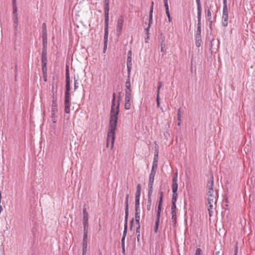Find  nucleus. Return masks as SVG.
Here are the masks:
<instances>
[{
	"label": "nucleus",
	"mask_w": 255,
	"mask_h": 255,
	"mask_svg": "<svg viewBox=\"0 0 255 255\" xmlns=\"http://www.w3.org/2000/svg\"><path fill=\"white\" fill-rule=\"evenodd\" d=\"M47 64L42 63V70L43 72V74H45L47 73Z\"/></svg>",
	"instance_id": "nucleus-29"
},
{
	"label": "nucleus",
	"mask_w": 255,
	"mask_h": 255,
	"mask_svg": "<svg viewBox=\"0 0 255 255\" xmlns=\"http://www.w3.org/2000/svg\"><path fill=\"white\" fill-rule=\"evenodd\" d=\"M126 89H131V84L130 82V76L128 75V79L125 83Z\"/></svg>",
	"instance_id": "nucleus-18"
},
{
	"label": "nucleus",
	"mask_w": 255,
	"mask_h": 255,
	"mask_svg": "<svg viewBox=\"0 0 255 255\" xmlns=\"http://www.w3.org/2000/svg\"><path fill=\"white\" fill-rule=\"evenodd\" d=\"M156 220L155 222V227H154V232L155 233L157 232V230L158 229V226L159 224V220H160V216H156Z\"/></svg>",
	"instance_id": "nucleus-22"
},
{
	"label": "nucleus",
	"mask_w": 255,
	"mask_h": 255,
	"mask_svg": "<svg viewBox=\"0 0 255 255\" xmlns=\"http://www.w3.org/2000/svg\"><path fill=\"white\" fill-rule=\"evenodd\" d=\"M141 191V186L140 184H138L136 187V192L135 194V198H140Z\"/></svg>",
	"instance_id": "nucleus-17"
},
{
	"label": "nucleus",
	"mask_w": 255,
	"mask_h": 255,
	"mask_svg": "<svg viewBox=\"0 0 255 255\" xmlns=\"http://www.w3.org/2000/svg\"><path fill=\"white\" fill-rule=\"evenodd\" d=\"M237 253H238V246H237V245H236L234 255H237Z\"/></svg>",
	"instance_id": "nucleus-58"
},
{
	"label": "nucleus",
	"mask_w": 255,
	"mask_h": 255,
	"mask_svg": "<svg viewBox=\"0 0 255 255\" xmlns=\"http://www.w3.org/2000/svg\"><path fill=\"white\" fill-rule=\"evenodd\" d=\"M124 22V17L123 15H121L119 17L117 21V32L118 36H119L122 32Z\"/></svg>",
	"instance_id": "nucleus-5"
},
{
	"label": "nucleus",
	"mask_w": 255,
	"mask_h": 255,
	"mask_svg": "<svg viewBox=\"0 0 255 255\" xmlns=\"http://www.w3.org/2000/svg\"><path fill=\"white\" fill-rule=\"evenodd\" d=\"M127 65H129V66H131L132 65L131 57L130 56H129V55L128 57L127 62Z\"/></svg>",
	"instance_id": "nucleus-36"
},
{
	"label": "nucleus",
	"mask_w": 255,
	"mask_h": 255,
	"mask_svg": "<svg viewBox=\"0 0 255 255\" xmlns=\"http://www.w3.org/2000/svg\"><path fill=\"white\" fill-rule=\"evenodd\" d=\"M83 250H87V241L83 240Z\"/></svg>",
	"instance_id": "nucleus-34"
},
{
	"label": "nucleus",
	"mask_w": 255,
	"mask_h": 255,
	"mask_svg": "<svg viewBox=\"0 0 255 255\" xmlns=\"http://www.w3.org/2000/svg\"><path fill=\"white\" fill-rule=\"evenodd\" d=\"M41 63L47 64V56H42Z\"/></svg>",
	"instance_id": "nucleus-42"
},
{
	"label": "nucleus",
	"mask_w": 255,
	"mask_h": 255,
	"mask_svg": "<svg viewBox=\"0 0 255 255\" xmlns=\"http://www.w3.org/2000/svg\"><path fill=\"white\" fill-rule=\"evenodd\" d=\"M216 200V195L208 196L207 202L208 204H215Z\"/></svg>",
	"instance_id": "nucleus-11"
},
{
	"label": "nucleus",
	"mask_w": 255,
	"mask_h": 255,
	"mask_svg": "<svg viewBox=\"0 0 255 255\" xmlns=\"http://www.w3.org/2000/svg\"><path fill=\"white\" fill-rule=\"evenodd\" d=\"M152 10L151 9V10L149 11V22L148 25L149 26H151V24L152 23Z\"/></svg>",
	"instance_id": "nucleus-28"
},
{
	"label": "nucleus",
	"mask_w": 255,
	"mask_h": 255,
	"mask_svg": "<svg viewBox=\"0 0 255 255\" xmlns=\"http://www.w3.org/2000/svg\"><path fill=\"white\" fill-rule=\"evenodd\" d=\"M207 16L209 18V19H211V12L210 9H208L207 12Z\"/></svg>",
	"instance_id": "nucleus-51"
},
{
	"label": "nucleus",
	"mask_w": 255,
	"mask_h": 255,
	"mask_svg": "<svg viewBox=\"0 0 255 255\" xmlns=\"http://www.w3.org/2000/svg\"><path fill=\"white\" fill-rule=\"evenodd\" d=\"M13 22L14 24V28L16 29L18 26V16H13Z\"/></svg>",
	"instance_id": "nucleus-27"
},
{
	"label": "nucleus",
	"mask_w": 255,
	"mask_h": 255,
	"mask_svg": "<svg viewBox=\"0 0 255 255\" xmlns=\"http://www.w3.org/2000/svg\"><path fill=\"white\" fill-rule=\"evenodd\" d=\"M202 251L200 248L196 249L195 255H201Z\"/></svg>",
	"instance_id": "nucleus-44"
},
{
	"label": "nucleus",
	"mask_w": 255,
	"mask_h": 255,
	"mask_svg": "<svg viewBox=\"0 0 255 255\" xmlns=\"http://www.w3.org/2000/svg\"><path fill=\"white\" fill-rule=\"evenodd\" d=\"M151 205V199H148V202L147 204V210H150Z\"/></svg>",
	"instance_id": "nucleus-35"
},
{
	"label": "nucleus",
	"mask_w": 255,
	"mask_h": 255,
	"mask_svg": "<svg viewBox=\"0 0 255 255\" xmlns=\"http://www.w3.org/2000/svg\"><path fill=\"white\" fill-rule=\"evenodd\" d=\"M43 76L44 81H47V73L45 74H43Z\"/></svg>",
	"instance_id": "nucleus-61"
},
{
	"label": "nucleus",
	"mask_w": 255,
	"mask_h": 255,
	"mask_svg": "<svg viewBox=\"0 0 255 255\" xmlns=\"http://www.w3.org/2000/svg\"><path fill=\"white\" fill-rule=\"evenodd\" d=\"M57 112V98L53 97L52 104L51 106V113L52 119L54 117L56 113Z\"/></svg>",
	"instance_id": "nucleus-7"
},
{
	"label": "nucleus",
	"mask_w": 255,
	"mask_h": 255,
	"mask_svg": "<svg viewBox=\"0 0 255 255\" xmlns=\"http://www.w3.org/2000/svg\"><path fill=\"white\" fill-rule=\"evenodd\" d=\"M151 26H149V25H148V27L147 28H145V33L146 34V37L145 38L146 39H148L149 38V36L148 35L149 34V28Z\"/></svg>",
	"instance_id": "nucleus-32"
},
{
	"label": "nucleus",
	"mask_w": 255,
	"mask_h": 255,
	"mask_svg": "<svg viewBox=\"0 0 255 255\" xmlns=\"http://www.w3.org/2000/svg\"><path fill=\"white\" fill-rule=\"evenodd\" d=\"M131 89H125V98H131Z\"/></svg>",
	"instance_id": "nucleus-25"
},
{
	"label": "nucleus",
	"mask_w": 255,
	"mask_h": 255,
	"mask_svg": "<svg viewBox=\"0 0 255 255\" xmlns=\"http://www.w3.org/2000/svg\"><path fill=\"white\" fill-rule=\"evenodd\" d=\"M70 79L69 75V67L67 65L66 68V91L65 93L64 111L66 114H69L70 112Z\"/></svg>",
	"instance_id": "nucleus-2"
},
{
	"label": "nucleus",
	"mask_w": 255,
	"mask_h": 255,
	"mask_svg": "<svg viewBox=\"0 0 255 255\" xmlns=\"http://www.w3.org/2000/svg\"><path fill=\"white\" fill-rule=\"evenodd\" d=\"M156 102H157V107H159L160 103H159V94H157Z\"/></svg>",
	"instance_id": "nucleus-48"
},
{
	"label": "nucleus",
	"mask_w": 255,
	"mask_h": 255,
	"mask_svg": "<svg viewBox=\"0 0 255 255\" xmlns=\"http://www.w3.org/2000/svg\"><path fill=\"white\" fill-rule=\"evenodd\" d=\"M201 33V30H200L199 28H197L195 37L196 45L197 47L200 46L202 42Z\"/></svg>",
	"instance_id": "nucleus-8"
},
{
	"label": "nucleus",
	"mask_w": 255,
	"mask_h": 255,
	"mask_svg": "<svg viewBox=\"0 0 255 255\" xmlns=\"http://www.w3.org/2000/svg\"><path fill=\"white\" fill-rule=\"evenodd\" d=\"M196 0L197 5V8H199V7L201 8L200 0Z\"/></svg>",
	"instance_id": "nucleus-50"
},
{
	"label": "nucleus",
	"mask_w": 255,
	"mask_h": 255,
	"mask_svg": "<svg viewBox=\"0 0 255 255\" xmlns=\"http://www.w3.org/2000/svg\"><path fill=\"white\" fill-rule=\"evenodd\" d=\"M164 5L165 6V12H168V11H169V6H168V3H164Z\"/></svg>",
	"instance_id": "nucleus-49"
},
{
	"label": "nucleus",
	"mask_w": 255,
	"mask_h": 255,
	"mask_svg": "<svg viewBox=\"0 0 255 255\" xmlns=\"http://www.w3.org/2000/svg\"><path fill=\"white\" fill-rule=\"evenodd\" d=\"M109 3H110L109 0H105L104 5L108 6V5H109Z\"/></svg>",
	"instance_id": "nucleus-55"
},
{
	"label": "nucleus",
	"mask_w": 255,
	"mask_h": 255,
	"mask_svg": "<svg viewBox=\"0 0 255 255\" xmlns=\"http://www.w3.org/2000/svg\"><path fill=\"white\" fill-rule=\"evenodd\" d=\"M128 74L130 76V72L131 69V66L127 65Z\"/></svg>",
	"instance_id": "nucleus-53"
},
{
	"label": "nucleus",
	"mask_w": 255,
	"mask_h": 255,
	"mask_svg": "<svg viewBox=\"0 0 255 255\" xmlns=\"http://www.w3.org/2000/svg\"><path fill=\"white\" fill-rule=\"evenodd\" d=\"M197 10H198V13H197V14H198V21H201L202 8H200L199 7V8H197Z\"/></svg>",
	"instance_id": "nucleus-31"
},
{
	"label": "nucleus",
	"mask_w": 255,
	"mask_h": 255,
	"mask_svg": "<svg viewBox=\"0 0 255 255\" xmlns=\"http://www.w3.org/2000/svg\"><path fill=\"white\" fill-rule=\"evenodd\" d=\"M133 223V218H132V220L130 222V229H131V228H132Z\"/></svg>",
	"instance_id": "nucleus-59"
},
{
	"label": "nucleus",
	"mask_w": 255,
	"mask_h": 255,
	"mask_svg": "<svg viewBox=\"0 0 255 255\" xmlns=\"http://www.w3.org/2000/svg\"><path fill=\"white\" fill-rule=\"evenodd\" d=\"M42 56H47V50L46 47L44 45L42 51Z\"/></svg>",
	"instance_id": "nucleus-41"
},
{
	"label": "nucleus",
	"mask_w": 255,
	"mask_h": 255,
	"mask_svg": "<svg viewBox=\"0 0 255 255\" xmlns=\"http://www.w3.org/2000/svg\"><path fill=\"white\" fill-rule=\"evenodd\" d=\"M213 184H214L213 177V176H212L207 185V195L208 196L212 195H216V193H214V191L213 189Z\"/></svg>",
	"instance_id": "nucleus-4"
},
{
	"label": "nucleus",
	"mask_w": 255,
	"mask_h": 255,
	"mask_svg": "<svg viewBox=\"0 0 255 255\" xmlns=\"http://www.w3.org/2000/svg\"><path fill=\"white\" fill-rule=\"evenodd\" d=\"M87 250H83L82 255H86Z\"/></svg>",
	"instance_id": "nucleus-64"
},
{
	"label": "nucleus",
	"mask_w": 255,
	"mask_h": 255,
	"mask_svg": "<svg viewBox=\"0 0 255 255\" xmlns=\"http://www.w3.org/2000/svg\"><path fill=\"white\" fill-rule=\"evenodd\" d=\"M176 211V202H172L171 211Z\"/></svg>",
	"instance_id": "nucleus-33"
},
{
	"label": "nucleus",
	"mask_w": 255,
	"mask_h": 255,
	"mask_svg": "<svg viewBox=\"0 0 255 255\" xmlns=\"http://www.w3.org/2000/svg\"><path fill=\"white\" fill-rule=\"evenodd\" d=\"M172 192H173V194H172V202H176L177 199V196H178L177 191H172Z\"/></svg>",
	"instance_id": "nucleus-24"
},
{
	"label": "nucleus",
	"mask_w": 255,
	"mask_h": 255,
	"mask_svg": "<svg viewBox=\"0 0 255 255\" xmlns=\"http://www.w3.org/2000/svg\"><path fill=\"white\" fill-rule=\"evenodd\" d=\"M197 28H199L200 30H201V21H198Z\"/></svg>",
	"instance_id": "nucleus-54"
},
{
	"label": "nucleus",
	"mask_w": 255,
	"mask_h": 255,
	"mask_svg": "<svg viewBox=\"0 0 255 255\" xmlns=\"http://www.w3.org/2000/svg\"><path fill=\"white\" fill-rule=\"evenodd\" d=\"M177 116H181V109L179 108L177 112Z\"/></svg>",
	"instance_id": "nucleus-62"
},
{
	"label": "nucleus",
	"mask_w": 255,
	"mask_h": 255,
	"mask_svg": "<svg viewBox=\"0 0 255 255\" xmlns=\"http://www.w3.org/2000/svg\"><path fill=\"white\" fill-rule=\"evenodd\" d=\"M108 28L109 27H105V34H104V43H108Z\"/></svg>",
	"instance_id": "nucleus-21"
},
{
	"label": "nucleus",
	"mask_w": 255,
	"mask_h": 255,
	"mask_svg": "<svg viewBox=\"0 0 255 255\" xmlns=\"http://www.w3.org/2000/svg\"><path fill=\"white\" fill-rule=\"evenodd\" d=\"M88 238V229L84 228V236L83 240L87 241Z\"/></svg>",
	"instance_id": "nucleus-30"
},
{
	"label": "nucleus",
	"mask_w": 255,
	"mask_h": 255,
	"mask_svg": "<svg viewBox=\"0 0 255 255\" xmlns=\"http://www.w3.org/2000/svg\"><path fill=\"white\" fill-rule=\"evenodd\" d=\"M116 94L113 93L112 105L110 112V125L108 129L107 139V146L108 147L110 143H111V148L113 147L115 139V130L117 128L118 114L119 113L120 101L118 100V104L115 107Z\"/></svg>",
	"instance_id": "nucleus-1"
},
{
	"label": "nucleus",
	"mask_w": 255,
	"mask_h": 255,
	"mask_svg": "<svg viewBox=\"0 0 255 255\" xmlns=\"http://www.w3.org/2000/svg\"><path fill=\"white\" fill-rule=\"evenodd\" d=\"M172 191H177L178 190V183L177 182H172Z\"/></svg>",
	"instance_id": "nucleus-26"
},
{
	"label": "nucleus",
	"mask_w": 255,
	"mask_h": 255,
	"mask_svg": "<svg viewBox=\"0 0 255 255\" xmlns=\"http://www.w3.org/2000/svg\"><path fill=\"white\" fill-rule=\"evenodd\" d=\"M109 9H110L109 5H108V6L104 5V14H109Z\"/></svg>",
	"instance_id": "nucleus-40"
},
{
	"label": "nucleus",
	"mask_w": 255,
	"mask_h": 255,
	"mask_svg": "<svg viewBox=\"0 0 255 255\" xmlns=\"http://www.w3.org/2000/svg\"><path fill=\"white\" fill-rule=\"evenodd\" d=\"M127 230H128V222H125V225H124V230L123 232V236L122 239V246H124L125 245V240L126 238V236L127 233Z\"/></svg>",
	"instance_id": "nucleus-12"
},
{
	"label": "nucleus",
	"mask_w": 255,
	"mask_h": 255,
	"mask_svg": "<svg viewBox=\"0 0 255 255\" xmlns=\"http://www.w3.org/2000/svg\"><path fill=\"white\" fill-rule=\"evenodd\" d=\"M171 214L172 216V222L173 223V224L175 226L177 223L176 211H171Z\"/></svg>",
	"instance_id": "nucleus-13"
},
{
	"label": "nucleus",
	"mask_w": 255,
	"mask_h": 255,
	"mask_svg": "<svg viewBox=\"0 0 255 255\" xmlns=\"http://www.w3.org/2000/svg\"><path fill=\"white\" fill-rule=\"evenodd\" d=\"M12 8H13V16H15V15H17V6H12Z\"/></svg>",
	"instance_id": "nucleus-38"
},
{
	"label": "nucleus",
	"mask_w": 255,
	"mask_h": 255,
	"mask_svg": "<svg viewBox=\"0 0 255 255\" xmlns=\"http://www.w3.org/2000/svg\"><path fill=\"white\" fill-rule=\"evenodd\" d=\"M12 6H17L16 5V0H12Z\"/></svg>",
	"instance_id": "nucleus-57"
},
{
	"label": "nucleus",
	"mask_w": 255,
	"mask_h": 255,
	"mask_svg": "<svg viewBox=\"0 0 255 255\" xmlns=\"http://www.w3.org/2000/svg\"><path fill=\"white\" fill-rule=\"evenodd\" d=\"M153 4H154L153 1H152L151 6L150 7V10H151V9H152V10H153Z\"/></svg>",
	"instance_id": "nucleus-63"
},
{
	"label": "nucleus",
	"mask_w": 255,
	"mask_h": 255,
	"mask_svg": "<svg viewBox=\"0 0 255 255\" xmlns=\"http://www.w3.org/2000/svg\"><path fill=\"white\" fill-rule=\"evenodd\" d=\"M131 104L130 103H125V108L126 110H129L130 108Z\"/></svg>",
	"instance_id": "nucleus-45"
},
{
	"label": "nucleus",
	"mask_w": 255,
	"mask_h": 255,
	"mask_svg": "<svg viewBox=\"0 0 255 255\" xmlns=\"http://www.w3.org/2000/svg\"><path fill=\"white\" fill-rule=\"evenodd\" d=\"M140 225H137L136 229V235L137 236H140Z\"/></svg>",
	"instance_id": "nucleus-39"
},
{
	"label": "nucleus",
	"mask_w": 255,
	"mask_h": 255,
	"mask_svg": "<svg viewBox=\"0 0 255 255\" xmlns=\"http://www.w3.org/2000/svg\"><path fill=\"white\" fill-rule=\"evenodd\" d=\"M83 226L84 229H88V213L86 211V208H84L83 211Z\"/></svg>",
	"instance_id": "nucleus-6"
},
{
	"label": "nucleus",
	"mask_w": 255,
	"mask_h": 255,
	"mask_svg": "<svg viewBox=\"0 0 255 255\" xmlns=\"http://www.w3.org/2000/svg\"><path fill=\"white\" fill-rule=\"evenodd\" d=\"M153 185V184L150 185V184H148V199H151V196L152 193Z\"/></svg>",
	"instance_id": "nucleus-19"
},
{
	"label": "nucleus",
	"mask_w": 255,
	"mask_h": 255,
	"mask_svg": "<svg viewBox=\"0 0 255 255\" xmlns=\"http://www.w3.org/2000/svg\"><path fill=\"white\" fill-rule=\"evenodd\" d=\"M177 177H178V173H177V172H175L174 174L173 178H172V182H177Z\"/></svg>",
	"instance_id": "nucleus-37"
},
{
	"label": "nucleus",
	"mask_w": 255,
	"mask_h": 255,
	"mask_svg": "<svg viewBox=\"0 0 255 255\" xmlns=\"http://www.w3.org/2000/svg\"><path fill=\"white\" fill-rule=\"evenodd\" d=\"M166 14L168 17V22H170L171 21V18L170 17V14L169 11L166 12Z\"/></svg>",
	"instance_id": "nucleus-47"
},
{
	"label": "nucleus",
	"mask_w": 255,
	"mask_h": 255,
	"mask_svg": "<svg viewBox=\"0 0 255 255\" xmlns=\"http://www.w3.org/2000/svg\"><path fill=\"white\" fill-rule=\"evenodd\" d=\"M42 27H43V32H45V31H46V24L45 23H43L42 24Z\"/></svg>",
	"instance_id": "nucleus-56"
},
{
	"label": "nucleus",
	"mask_w": 255,
	"mask_h": 255,
	"mask_svg": "<svg viewBox=\"0 0 255 255\" xmlns=\"http://www.w3.org/2000/svg\"><path fill=\"white\" fill-rule=\"evenodd\" d=\"M163 196V193L162 192H160L159 201L158 204V209L157 212V216H160V212L161 210V206L162 203V198Z\"/></svg>",
	"instance_id": "nucleus-10"
},
{
	"label": "nucleus",
	"mask_w": 255,
	"mask_h": 255,
	"mask_svg": "<svg viewBox=\"0 0 255 255\" xmlns=\"http://www.w3.org/2000/svg\"><path fill=\"white\" fill-rule=\"evenodd\" d=\"M109 14H105V27H109Z\"/></svg>",
	"instance_id": "nucleus-23"
},
{
	"label": "nucleus",
	"mask_w": 255,
	"mask_h": 255,
	"mask_svg": "<svg viewBox=\"0 0 255 255\" xmlns=\"http://www.w3.org/2000/svg\"><path fill=\"white\" fill-rule=\"evenodd\" d=\"M78 82H77V80H76L75 79V77H74V89L75 90H76L77 89V88L78 87Z\"/></svg>",
	"instance_id": "nucleus-46"
},
{
	"label": "nucleus",
	"mask_w": 255,
	"mask_h": 255,
	"mask_svg": "<svg viewBox=\"0 0 255 255\" xmlns=\"http://www.w3.org/2000/svg\"><path fill=\"white\" fill-rule=\"evenodd\" d=\"M140 212H135V220L136 225H140Z\"/></svg>",
	"instance_id": "nucleus-20"
},
{
	"label": "nucleus",
	"mask_w": 255,
	"mask_h": 255,
	"mask_svg": "<svg viewBox=\"0 0 255 255\" xmlns=\"http://www.w3.org/2000/svg\"><path fill=\"white\" fill-rule=\"evenodd\" d=\"M107 43H104V52H105V51L107 49Z\"/></svg>",
	"instance_id": "nucleus-60"
},
{
	"label": "nucleus",
	"mask_w": 255,
	"mask_h": 255,
	"mask_svg": "<svg viewBox=\"0 0 255 255\" xmlns=\"http://www.w3.org/2000/svg\"><path fill=\"white\" fill-rule=\"evenodd\" d=\"M214 205V204H208V203H207V206L209 212V215L210 217L212 216V213L213 212Z\"/></svg>",
	"instance_id": "nucleus-15"
},
{
	"label": "nucleus",
	"mask_w": 255,
	"mask_h": 255,
	"mask_svg": "<svg viewBox=\"0 0 255 255\" xmlns=\"http://www.w3.org/2000/svg\"><path fill=\"white\" fill-rule=\"evenodd\" d=\"M156 169L154 168V165H152V167L149 175V182L148 184H153L154 178L156 174Z\"/></svg>",
	"instance_id": "nucleus-9"
},
{
	"label": "nucleus",
	"mask_w": 255,
	"mask_h": 255,
	"mask_svg": "<svg viewBox=\"0 0 255 255\" xmlns=\"http://www.w3.org/2000/svg\"><path fill=\"white\" fill-rule=\"evenodd\" d=\"M131 98H125V103H130Z\"/></svg>",
	"instance_id": "nucleus-52"
},
{
	"label": "nucleus",
	"mask_w": 255,
	"mask_h": 255,
	"mask_svg": "<svg viewBox=\"0 0 255 255\" xmlns=\"http://www.w3.org/2000/svg\"><path fill=\"white\" fill-rule=\"evenodd\" d=\"M135 212H140V209H139V198H135Z\"/></svg>",
	"instance_id": "nucleus-16"
},
{
	"label": "nucleus",
	"mask_w": 255,
	"mask_h": 255,
	"mask_svg": "<svg viewBox=\"0 0 255 255\" xmlns=\"http://www.w3.org/2000/svg\"><path fill=\"white\" fill-rule=\"evenodd\" d=\"M125 204V222H128V201H126Z\"/></svg>",
	"instance_id": "nucleus-14"
},
{
	"label": "nucleus",
	"mask_w": 255,
	"mask_h": 255,
	"mask_svg": "<svg viewBox=\"0 0 255 255\" xmlns=\"http://www.w3.org/2000/svg\"><path fill=\"white\" fill-rule=\"evenodd\" d=\"M162 82H158V86L157 87V94H159V95L160 89L161 87H162Z\"/></svg>",
	"instance_id": "nucleus-43"
},
{
	"label": "nucleus",
	"mask_w": 255,
	"mask_h": 255,
	"mask_svg": "<svg viewBox=\"0 0 255 255\" xmlns=\"http://www.w3.org/2000/svg\"><path fill=\"white\" fill-rule=\"evenodd\" d=\"M222 24L223 26L226 27L228 25V11L227 5L223 6L222 14Z\"/></svg>",
	"instance_id": "nucleus-3"
}]
</instances>
